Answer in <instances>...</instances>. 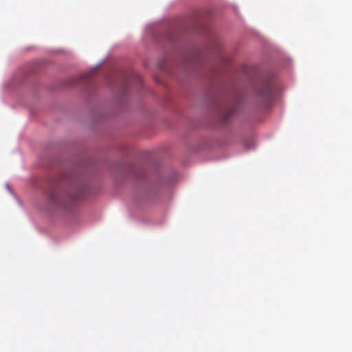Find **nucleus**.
Instances as JSON below:
<instances>
[{"mask_svg": "<svg viewBox=\"0 0 352 352\" xmlns=\"http://www.w3.org/2000/svg\"><path fill=\"white\" fill-rule=\"evenodd\" d=\"M86 193V188L78 185L69 190L67 193L53 190L48 195L49 201L54 206L67 208L69 204L82 199Z\"/></svg>", "mask_w": 352, "mask_h": 352, "instance_id": "1", "label": "nucleus"}, {"mask_svg": "<svg viewBox=\"0 0 352 352\" xmlns=\"http://www.w3.org/2000/svg\"><path fill=\"white\" fill-rule=\"evenodd\" d=\"M257 101L263 109H267L272 102V85L270 82H263L258 89Z\"/></svg>", "mask_w": 352, "mask_h": 352, "instance_id": "2", "label": "nucleus"}, {"mask_svg": "<svg viewBox=\"0 0 352 352\" xmlns=\"http://www.w3.org/2000/svg\"><path fill=\"white\" fill-rule=\"evenodd\" d=\"M236 107L235 104H228L226 105L222 109L221 112V118L224 122H227L229 121L230 118L232 115L236 112Z\"/></svg>", "mask_w": 352, "mask_h": 352, "instance_id": "3", "label": "nucleus"}]
</instances>
